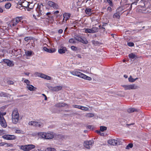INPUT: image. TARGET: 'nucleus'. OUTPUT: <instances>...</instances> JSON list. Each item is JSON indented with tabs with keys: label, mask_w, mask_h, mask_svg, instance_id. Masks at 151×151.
<instances>
[{
	"label": "nucleus",
	"mask_w": 151,
	"mask_h": 151,
	"mask_svg": "<svg viewBox=\"0 0 151 151\" xmlns=\"http://www.w3.org/2000/svg\"><path fill=\"white\" fill-rule=\"evenodd\" d=\"M144 5H142L141 8L139 9V12L143 13L149 14L151 12V4L150 2L145 1Z\"/></svg>",
	"instance_id": "obj_1"
},
{
	"label": "nucleus",
	"mask_w": 151,
	"mask_h": 151,
	"mask_svg": "<svg viewBox=\"0 0 151 151\" xmlns=\"http://www.w3.org/2000/svg\"><path fill=\"white\" fill-rule=\"evenodd\" d=\"M43 5L41 3H39L37 4V6L35 12L36 13H34L33 14V16L34 18L36 19V16L38 17H39L42 14H44V12L43 10Z\"/></svg>",
	"instance_id": "obj_2"
},
{
	"label": "nucleus",
	"mask_w": 151,
	"mask_h": 151,
	"mask_svg": "<svg viewBox=\"0 0 151 151\" xmlns=\"http://www.w3.org/2000/svg\"><path fill=\"white\" fill-rule=\"evenodd\" d=\"M38 134L42 138L47 139H52L54 137L53 133L51 132H49L48 133L40 132L38 133Z\"/></svg>",
	"instance_id": "obj_3"
},
{
	"label": "nucleus",
	"mask_w": 151,
	"mask_h": 151,
	"mask_svg": "<svg viewBox=\"0 0 151 151\" xmlns=\"http://www.w3.org/2000/svg\"><path fill=\"white\" fill-rule=\"evenodd\" d=\"M12 122L13 123L17 124L19 120V114L16 109H14L13 111L12 114Z\"/></svg>",
	"instance_id": "obj_4"
},
{
	"label": "nucleus",
	"mask_w": 151,
	"mask_h": 151,
	"mask_svg": "<svg viewBox=\"0 0 151 151\" xmlns=\"http://www.w3.org/2000/svg\"><path fill=\"white\" fill-rule=\"evenodd\" d=\"M23 18L22 17H17L13 19L11 22V25L12 27L16 26L19 22H23L22 21Z\"/></svg>",
	"instance_id": "obj_5"
},
{
	"label": "nucleus",
	"mask_w": 151,
	"mask_h": 151,
	"mask_svg": "<svg viewBox=\"0 0 151 151\" xmlns=\"http://www.w3.org/2000/svg\"><path fill=\"white\" fill-rule=\"evenodd\" d=\"M35 145H21L20 146V149L24 151H29L34 148Z\"/></svg>",
	"instance_id": "obj_6"
},
{
	"label": "nucleus",
	"mask_w": 151,
	"mask_h": 151,
	"mask_svg": "<svg viewBox=\"0 0 151 151\" xmlns=\"http://www.w3.org/2000/svg\"><path fill=\"white\" fill-rule=\"evenodd\" d=\"M6 114V113L5 112L2 113L0 111V124L2 127H6L7 125L3 116L5 115Z\"/></svg>",
	"instance_id": "obj_7"
},
{
	"label": "nucleus",
	"mask_w": 151,
	"mask_h": 151,
	"mask_svg": "<svg viewBox=\"0 0 151 151\" xmlns=\"http://www.w3.org/2000/svg\"><path fill=\"white\" fill-rule=\"evenodd\" d=\"M125 90L135 89L137 88V86L135 85H124L122 86Z\"/></svg>",
	"instance_id": "obj_8"
},
{
	"label": "nucleus",
	"mask_w": 151,
	"mask_h": 151,
	"mask_svg": "<svg viewBox=\"0 0 151 151\" xmlns=\"http://www.w3.org/2000/svg\"><path fill=\"white\" fill-rule=\"evenodd\" d=\"M2 137L5 139L11 140L16 139L17 137L15 135H13L5 134L3 135Z\"/></svg>",
	"instance_id": "obj_9"
},
{
	"label": "nucleus",
	"mask_w": 151,
	"mask_h": 151,
	"mask_svg": "<svg viewBox=\"0 0 151 151\" xmlns=\"http://www.w3.org/2000/svg\"><path fill=\"white\" fill-rule=\"evenodd\" d=\"M70 73L71 74L74 76H76L79 78H82L84 74L81 73L80 72L77 71L76 70H74L73 71H70Z\"/></svg>",
	"instance_id": "obj_10"
},
{
	"label": "nucleus",
	"mask_w": 151,
	"mask_h": 151,
	"mask_svg": "<svg viewBox=\"0 0 151 151\" xmlns=\"http://www.w3.org/2000/svg\"><path fill=\"white\" fill-rule=\"evenodd\" d=\"M35 74L38 77H40L41 78H43L47 80H50L51 79V77L42 73H40L38 72H37L35 73Z\"/></svg>",
	"instance_id": "obj_11"
},
{
	"label": "nucleus",
	"mask_w": 151,
	"mask_h": 151,
	"mask_svg": "<svg viewBox=\"0 0 151 151\" xmlns=\"http://www.w3.org/2000/svg\"><path fill=\"white\" fill-rule=\"evenodd\" d=\"M28 124L31 126L41 127L42 126V124L41 122L34 121L29 122Z\"/></svg>",
	"instance_id": "obj_12"
},
{
	"label": "nucleus",
	"mask_w": 151,
	"mask_h": 151,
	"mask_svg": "<svg viewBox=\"0 0 151 151\" xmlns=\"http://www.w3.org/2000/svg\"><path fill=\"white\" fill-rule=\"evenodd\" d=\"M49 89L51 91H58L61 90L62 88V87L61 86H57L55 87L50 86Z\"/></svg>",
	"instance_id": "obj_13"
},
{
	"label": "nucleus",
	"mask_w": 151,
	"mask_h": 151,
	"mask_svg": "<svg viewBox=\"0 0 151 151\" xmlns=\"http://www.w3.org/2000/svg\"><path fill=\"white\" fill-rule=\"evenodd\" d=\"M93 143V140L85 141L84 142V146L86 148L89 149Z\"/></svg>",
	"instance_id": "obj_14"
},
{
	"label": "nucleus",
	"mask_w": 151,
	"mask_h": 151,
	"mask_svg": "<svg viewBox=\"0 0 151 151\" xmlns=\"http://www.w3.org/2000/svg\"><path fill=\"white\" fill-rule=\"evenodd\" d=\"M133 4H132L131 5L129 4H127L124 5L121 8L122 10H125V11L129 10L130 11L132 9V6Z\"/></svg>",
	"instance_id": "obj_15"
},
{
	"label": "nucleus",
	"mask_w": 151,
	"mask_h": 151,
	"mask_svg": "<svg viewBox=\"0 0 151 151\" xmlns=\"http://www.w3.org/2000/svg\"><path fill=\"white\" fill-rule=\"evenodd\" d=\"M70 16L71 14L70 13H64L63 14V22H64V20L66 22L70 17Z\"/></svg>",
	"instance_id": "obj_16"
},
{
	"label": "nucleus",
	"mask_w": 151,
	"mask_h": 151,
	"mask_svg": "<svg viewBox=\"0 0 151 151\" xmlns=\"http://www.w3.org/2000/svg\"><path fill=\"white\" fill-rule=\"evenodd\" d=\"M47 4L49 6L52 7L54 9H58V5L52 1H48L47 2Z\"/></svg>",
	"instance_id": "obj_17"
},
{
	"label": "nucleus",
	"mask_w": 151,
	"mask_h": 151,
	"mask_svg": "<svg viewBox=\"0 0 151 151\" xmlns=\"http://www.w3.org/2000/svg\"><path fill=\"white\" fill-rule=\"evenodd\" d=\"M3 61L5 63H6L7 65L9 66H12L14 65L13 63V62L7 59H3Z\"/></svg>",
	"instance_id": "obj_18"
},
{
	"label": "nucleus",
	"mask_w": 151,
	"mask_h": 151,
	"mask_svg": "<svg viewBox=\"0 0 151 151\" xmlns=\"http://www.w3.org/2000/svg\"><path fill=\"white\" fill-rule=\"evenodd\" d=\"M73 106L76 108H77L83 110L87 111L88 110V108L86 107H84L75 104Z\"/></svg>",
	"instance_id": "obj_19"
},
{
	"label": "nucleus",
	"mask_w": 151,
	"mask_h": 151,
	"mask_svg": "<svg viewBox=\"0 0 151 151\" xmlns=\"http://www.w3.org/2000/svg\"><path fill=\"white\" fill-rule=\"evenodd\" d=\"M67 51L66 48L64 47H62L58 50V52L60 54H63Z\"/></svg>",
	"instance_id": "obj_20"
},
{
	"label": "nucleus",
	"mask_w": 151,
	"mask_h": 151,
	"mask_svg": "<svg viewBox=\"0 0 151 151\" xmlns=\"http://www.w3.org/2000/svg\"><path fill=\"white\" fill-rule=\"evenodd\" d=\"M108 143L112 145H116L117 143V141L115 139H111L108 140Z\"/></svg>",
	"instance_id": "obj_21"
},
{
	"label": "nucleus",
	"mask_w": 151,
	"mask_h": 151,
	"mask_svg": "<svg viewBox=\"0 0 151 151\" xmlns=\"http://www.w3.org/2000/svg\"><path fill=\"white\" fill-rule=\"evenodd\" d=\"M26 88L30 91H35L37 89V88L35 87L33 85H29L26 86Z\"/></svg>",
	"instance_id": "obj_22"
},
{
	"label": "nucleus",
	"mask_w": 151,
	"mask_h": 151,
	"mask_svg": "<svg viewBox=\"0 0 151 151\" xmlns=\"http://www.w3.org/2000/svg\"><path fill=\"white\" fill-rule=\"evenodd\" d=\"M80 42L85 44H87L88 42L87 39L84 37H82Z\"/></svg>",
	"instance_id": "obj_23"
},
{
	"label": "nucleus",
	"mask_w": 151,
	"mask_h": 151,
	"mask_svg": "<svg viewBox=\"0 0 151 151\" xmlns=\"http://www.w3.org/2000/svg\"><path fill=\"white\" fill-rule=\"evenodd\" d=\"M91 29L92 32L91 33H94L97 32L99 29L98 27H93Z\"/></svg>",
	"instance_id": "obj_24"
},
{
	"label": "nucleus",
	"mask_w": 151,
	"mask_h": 151,
	"mask_svg": "<svg viewBox=\"0 0 151 151\" xmlns=\"http://www.w3.org/2000/svg\"><path fill=\"white\" fill-rule=\"evenodd\" d=\"M137 109L134 108H130L128 109L127 112L129 113H132L135 111H137Z\"/></svg>",
	"instance_id": "obj_25"
},
{
	"label": "nucleus",
	"mask_w": 151,
	"mask_h": 151,
	"mask_svg": "<svg viewBox=\"0 0 151 151\" xmlns=\"http://www.w3.org/2000/svg\"><path fill=\"white\" fill-rule=\"evenodd\" d=\"M12 6L10 2H7L5 5V7L6 9H9Z\"/></svg>",
	"instance_id": "obj_26"
},
{
	"label": "nucleus",
	"mask_w": 151,
	"mask_h": 151,
	"mask_svg": "<svg viewBox=\"0 0 151 151\" xmlns=\"http://www.w3.org/2000/svg\"><path fill=\"white\" fill-rule=\"evenodd\" d=\"M94 116L93 114L91 113H86L85 115V116L87 118H91Z\"/></svg>",
	"instance_id": "obj_27"
},
{
	"label": "nucleus",
	"mask_w": 151,
	"mask_h": 151,
	"mask_svg": "<svg viewBox=\"0 0 151 151\" xmlns=\"http://www.w3.org/2000/svg\"><path fill=\"white\" fill-rule=\"evenodd\" d=\"M91 9L90 8H86L85 10L86 13L89 15H90L91 14Z\"/></svg>",
	"instance_id": "obj_28"
},
{
	"label": "nucleus",
	"mask_w": 151,
	"mask_h": 151,
	"mask_svg": "<svg viewBox=\"0 0 151 151\" xmlns=\"http://www.w3.org/2000/svg\"><path fill=\"white\" fill-rule=\"evenodd\" d=\"M138 79V78L134 79L132 78L131 76H130L128 78V80L129 82H134L136 80Z\"/></svg>",
	"instance_id": "obj_29"
},
{
	"label": "nucleus",
	"mask_w": 151,
	"mask_h": 151,
	"mask_svg": "<svg viewBox=\"0 0 151 151\" xmlns=\"http://www.w3.org/2000/svg\"><path fill=\"white\" fill-rule=\"evenodd\" d=\"M82 78L86 79L89 81H91L92 80V78L84 74L83 76H82Z\"/></svg>",
	"instance_id": "obj_30"
},
{
	"label": "nucleus",
	"mask_w": 151,
	"mask_h": 151,
	"mask_svg": "<svg viewBox=\"0 0 151 151\" xmlns=\"http://www.w3.org/2000/svg\"><path fill=\"white\" fill-rule=\"evenodd\" d=\"M8 94L6 93L1 92H0V97H7Z\"/></svg>",
	"instance_id": "obj_31"
},
{
	"label": "nucleus",
	"mask_w": 151,
	"mask_h": 151,
	"mask_svg": "<svg viewBox=\"0 0 151 151\" xmlns=\"http://www.w3.org/2000/svg\"><path fill=\"white\" fill-rule=\"evenodd\" d=\"M129 57L131 59H133L134 58H137L136 56L133 53H131L129 55Z\"/></svg>",
	"instance_id": "obj_32"
},
{
	"label": "nucleus",
	"mask_w": 151,
	"mask_h": 151,
	"mask_svg": "<svg viewBox=\"0 0 151 151\" xmlns=\"http://www.w3.org/2000/svg\"><path fill=\"white\" fill-rule=\"evenodd\" d=\"M81 37L79 35L76 36L74 37V39H75L76 41L77 40L79 42L81 41Z\"/></svg>",
	"instance_id": "obj_33"
},
{
	"label": "nucleus",
	"mask_w": 151,
	"mask_h": 151,
	"mask_svg": "<svg viewBox=\"0 0 151 151\" xmlns=\"http://www.w3.org/2000/svg\"><path fill=\"white\" fill-rule=\"evenodd\" d=\"M69 42L71 43L75 44L76 43L75 39L74 38H71L69 40Z\"/></svg>",
	"instance_id": "obj_34"
},
{
	"label": "nucleus",
	"mask_w": 151,
	"mask_h": 151,
	"mask_svg": "<svg viewBox=\"0 0 151 151\" xmlns=\"http://www.w3.org/2000/svg\"><path fill=\"white\" fill-rule=\"evenodd\" d=\"M32 51H28L25 52V53L27 56H30L32 54Z\"/></svg>",
	"instance_id": "obj_35"
},
{
	"label": "nucleus",
	"mask_w": 151,
	"mask_h": 151,
	"mask_svg": "<svg viewBox=\"0 0 151 151\" xmlns=\"http://www.w3.org/2000/svg\"><path fill=\"white\" fill-rule=\"evenodd\" d=\"M15 132L17 134H23L24 133V131L19 129H16Z\"/></svg>",
	"instance_id": "obj_36"
},
{
	"label": "nucleus",
	"mask_w": 151,
	"mask_h": 151,
	"mask_svg": "<svg viewBox=\"0 0 151 151\" xmlns=\"http://www.w3.org/2000/svg\"><path fill=\"white\" fill-rule=\"evenodd\" d=\"M101 131L104 132L107 129V127L105 126H101L100 127Z\"/></svg>",
	"instance_id": "obj_37"
},
{
	"label": "nucleus",
	"mask_w": 151,
	"mask_h": 151,
	"mask_svg": "<svg viewBox=\"0 0 151 151\" xmlns=\"http://www.w3.org/2000/svg\"><path fill=\"white\" fill-rule=\"evenodd\" d=\"M4 50L0 48V57L4 56Z\"/></svg>",
	"instance_id": "obj_38"
},
{
	"label": "nucleus",
	"mask_w": 151,
	"mask_h": 151,
	"mask_svg": "<svg viewBox=\"0 0 151 151\" xmlns=\"http://www.w3.org/2000/svg\"><path fill=\"white\" fill-rule=\"evenodd\" d=\"M85 32L86 33H91V29H85Z\"/></svg>",
	"instance_id": "obj_39"
},
{
	"label": "nucleus",
	"mask_w": 151,
	"mask_h": 151,
	"mask_svg": "<svg viewBox=\"0 0 151 151\" xmlns=\"http://www.w3.org/2000/svg\"><path fill=\"white\" fill-rule=\"evenodd\" d=\"M91 42L93 45L95 46L97 45L99 43L98 41H96L94 40H92Z\"/></svg>",
	"instance_id": "obj_40"
},
{
	"label": "nucleus",
	"mask_w": 151,
	"mask_h": 151,
	"mask_svg": "<svg viewBox=\"0 0 151 151\" xmlns=\"http://www.w3.org/2000/svg\"><path fill=\"white\" fill-rule=\"evenodd\" d=\"M24 82L26 83L27 85V86H28V85H30V81L27 79H25L24 81Z\"/></svg>",
	"instance_id": "obj_41"
},
{
	"label": "nucleus",
	"mask_w": 151,
	"mask_h": 151,
	"mask_svg": "<svg viewBox=\"0 0 151 151\" xmlns=\"http://www.w3.org/2000/svg\"><path fill=\"white\" fill-rule=\"evenodd\" d=\"M133 146L132 144L129 143L126 146V149H128L129 148H131Z\"/></svg>",
	"instance_id": "obj_42"
},
{
	"label": "nucleus",
	"mask_w": 151,
	"mask_h": 151,
	"mask_svg": "<svg viewBox=\"0 0 151 151\" xmlns=\"http://www.w3.org/2000/svg\"><path fill=\"white\" fill-rule=\"evenodd\" d=\"M47 151H56V150L53 148L49 147L47 149Z\"/></svg>",
	"instance_id": "obj_43"
},
{
	"label": "nucleus",
	"mask_w": 151,
	"mask_h": 151,
	"mask_svg": "<svg viewBox=\"0 0 151 151\" xmlns=\"http://www.w3.org/2000/svg\"><path fill=\"white\" fill-rule=\"evenodd\" d=\"M114 17L119 18L120 17L119 13H116L113 15Z\"/></svg>",
	"instance_id": "obj_44"
},
{
	"label": "nucleus",
	"mask_w": 151,
	"mask_h": 151,
	"mask_svg": "<svg viewBox=\"0 0 151 151\" xmlns=\"http://www.w3.org/2000/svg\"><path fill=\"white\" fill-rule=\"evenodd\" d=\"M55 51V49L54 48H51L49 49V53H53Z\"/></svg>",
	"instance_id": "obj_45"
},
{
	"label": "nucleus",
	"mask_w": 151,
	"mask_h": 151,
	"mask_svg": "<svg viewBox=\"0 0 151 151\" xmlns=\"http://www.w3.org/2000/svg\"><path fill=\"white\" fill-rule=\"evenodd\" d=\"M132 2V4H134L135 5H137V3L139 0H130Z\"/></svg>",
	"instance_id": "obj_46"
},
{
	"label": "nucleus",
	"mask_w": 151,
	"mask_h": 151,
	"mask_svg": "<svg viewBox=\"0 0 151 151\" xmlns=\"http://www.w3.org/2000/svg\"><path fill=\"white\" fill-rule=\"evenodd\" d=\"M127 45L129 47H133L134 46V44L132 42H128Z\"/></svg>",
	"instance_id": "obj_47"
},
{
	"label": "nucleus",
	"mask_w": 151,
	"mask_h": 151,
	"mask_svg": "<svg viewBox=\"0 0 151 151\" xmlns=\"http://www.w3.org/2000/svg\"><path fill=\"white\" fill-rule=\"evenodd\" d=\"M31 39V37H26L24 38V40L27 42H28L29 40Z\"/></svg>",
	"instance_id": "obj_48"
},
{
	"label": "nucleus",
	"mask_w": 151,
	"mask_h": 151,
	"mask_svg": "<svg viewBox=\"0 0 151 151\" xmlns=\"http://www.w3.org/2000/svg\"><path fill=\"white\" fill-rule=\"evenodd\" d=\"M108 2L109 3V5L111 6H113V4L112 2L110 0H107Z\"/></svg>",
	"instance_id": "obj_49"
},
{
	"label": "nucleus",
	"mask_w": 151,
	"mask_h": 151,
	"mask_svg": "<svg viewBox=\"0 0 151 151\" xmlns=\"http://www.w3.org/2000/svg\"><path fill=\"white\" fill-rule=\"evenodd\" d=\"M71 48L72 50L75 51L77 50V47L74 46H71Z\"/></svg>",
	"instance_id": "obj_50"
},
{
	"label": "nucleus",
	"mask_w": 151,
	"mask_h": 151,
	"mask_svg": "<svg viewBox=\"0 0 151 151\" xmlns=\"http://www.w3.org/2000/svg\"><path fill=\"white\" fill-rule=\"evenodd\" d=\"M43 50L47 52H48V51H49V49L47 48V47H44L43 48Z\"/></svg>",
	"instance_id": "obj_51"
},
{
	"label": "nucleus",
	"mask_w": 151,
	"mask_h": 151,
	"mask_svg": "<svg viewBox=\"0 0 151 151\" xmlns=\"http://www.w3.org/2000/svg\"><path fill=\"white\" fill-rule=\"evenodd\" d=\"M98 133V134H99L100 135L103 136L104 135V134L103 133H102L101 132L97 130L96 131Z\"/></svg>",
	"instance_id": "obj_52"
},
{
	"label": "nucleus",
	"mask_w": 151,
	"mask_h": 151,
	"mask_svg": "<svg viewBox=\"0 0 151 151\" xmlns=\"http://www.w3.org/2000/svg\"><path fill=\"white\" fill-rule=\"evenodd\" d=\"M9 85H13L14 84V82L11 81H7Z\"/></svg>",
	"instance_id": "obj_53"
},
{
	"label": "nucleus",
	"mask_w": 151,
	"mask_h": 151,
	"mask_svg": "<svg viewBox=\"0 0 151 151\" xmlns=\"http://www.w3.org/2000/svg\"><path fill=\"white\" fill-rule=\"evenodd\" d=\"M107 10L109 12H111V8L109 6L107 8Z\"/></svg>",
	"instance_id": "obj_54"
},
{
	"label": "nucleus",
	"mask_w": 151,
	"mask_h": 151,
	"mask_svg": "<svg viewBox=\"0 0 151 151\" xmlns=\"http://www.w3.org/2000/svg\"><path fill=\"white\" fill-rule=\"evenodd\" d=\"M63 30L62 29H60L58 30V32L59 34H61L63 32Z\"/></svg>",
	"instance_id": "obj_55"
},
{
	"label": "nucleus",
	"mask_w": 151,
	"mask_h": 151,
	"mask_svg": "<svg viewBox=\"0 0 151 151\" xmlns=\"http://www.w3.org/2000/svg\"><path fill=\"white\" fill-rule=\"evenodd\" d=\"M42 95H43V96H44V97H45V100H46L47 99V97L46 95L45 94H42Z\"/></svg>",
	"instance_id": "obj_56"
},
{
	"label": "nucleus",
	"mask_w": 151,
	"mask_h": 151,
	"mask_svg": "<svg viewBox=\"0 0 151 151\" xmlns=\"http://www.w3.org/2000/svg\"><path fill=\"white\" fill-rule=\"evenodd\" d=\"M5 145V142H1L0 143V146H3Z\"/></svg>",
	"instance_id": "obj_57"
},
{
	"label": "nucleus",
	"mask_w": 151,
	"mask_h": 151,
	"mask_svg": "<svg viewBox=\"0 0 151 151\" xmlns=\"http://www.w3.org/2000/svg\"><path fill=\"white\" fill-rule=\"evenodd\" d=\"M5 145H6V146L7 147L11 146V145H12V144H11L6 143H5Z\"/></svg>",
	"instance_id": "obj_58"
},
{
	"label": "nucleus",
	"mask_w": 151,
	"mask_h": 151,
	"mask_svg": "<svg viewBox=\"0 0 151 151\" xmlns=\"http://www.w3.org/2000/svg\"><path fill=\"white\" fill-rule=\"evenodd\" d=\"M93 127L92 125H88L87 127V128L89 129H91Z\"/></svg>",
	"instance_id": "obj_59"
},
{
	"label": "nucleus",
	"mask_w": 151,
	"mask_h": 151,
	"mask_svg": "<svg viewBox=\"0 0 151 151\" xmlns=\"http://www.w3.org/2000/svg\"><path fill=\"white\" fill-rule=\"evenodd\" d=\"M3 12V10L1 7H0V13H2Z\"/></svg>",
	"instance_id": "obj_60"
},
{
	"label": "nucleus",
	"mask_w": 151,
	"mask_h": 151,
	"mask_svg": "<svg viewBox=\"0 0 151 151\" xmlns=\"http://www.w3.org/2000/svg\"><path fill=\"white\" fill-rule=\"evenodd\" d=\"M59 13V11L58 10H57L55 12H54V14H58Z\"/></svg>",
	"instance_id": "obj_61"
},
{
	"label": "nucleus",
	"mask_w": 151,
	"mask_h": 151,
	"mask_svg": "<svg viewBox=\"0 0 151 151\" xmlns=\"http://www.w3.org/2000/svg\"><path fill=\"white\" fill-rule=\"evenodd\" d=\"M107 24V23H103V24L102 26L104 27V26H106Z\"/></svg>",
	"instance_id": "obj_62"
},
{
	"label": "nucleus",
	"mask_w": 151,
	"mask_h": 151,
	"mask_svg": "<svg viewBox=\"0 0 151 151\" xmlns=\"http://www.w3.org/2000/svg\"><path fill=\"white\" fill-rule=\"evenodd\" d=\"M3 131L0 130V135L3 134Z\"/></svg>",
	"instance_id": "obj_63"
},
{
	"label": "nucleus",
	"mask_w": 151,
	"mask_h": 151,
	"mask_svg": "<svg viewBox=\"0 0 151 151\" xmlns=\"http://www.w3.org/2000/svg\"><path fill=\"white\" fill-rule=\"evenodd\" d=\"M99 29H102V27H103L102 26H101V25H100L99 26Z\"/></svg>",
	"instance_id": "obj_64"
}]
</instances>
